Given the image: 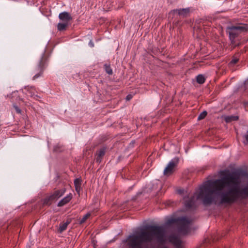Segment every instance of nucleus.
Returning a JSON list of instances; mask_svg holds the SVG:
<instances>
[{
    "label": "nucleus",
    "mask_w": 248,
    "mask_h": 248,
    "mask_svg": "<svg viewBox=\"0 0 248 248\" xmlns=\"http://www.w3.org/2000/svg\"><path fill=\"white\" fill-rule=\"evenodd\" d=\"M221 179L208 181L199 187L197 199L201 200L204 205L217 204L215 194H218L219 204H232L239 199L248 197V177L246 186L241 188L240 174L236 171H222Z\"/></svg>",
    "instance_id": "nucleus-1"
},
{
    "label": "nucleus",
    "mask_w": 248,
    "mask_h": 248,
    "mask_svg": "<svg viewBox=\"0 0 248 248\" xmlns=\"http://www.w3.org/2000/svg\"><path fill=\"white\" fill-rule=\"evenodd\" d=\"M248 31V25L238 23L228 26L226 28V33L229 35L231 43L233 45H236L235 39L242 33Z\"/></svg>",
    "instance_id": "nucleus-2"
},
{
    "label": "nucleus",
    "mask_w": 248,
    "mask_h": 248,
    "mask_svg": "<svg viewBox=\"0 0 248 248\" xmlns=\"http://www.w3.org/2000/svg\"><path fill=\"white\" fill-rule=\"evenodd\" d=\"M192 222L191 219L186 217H183L177 218H170L167 221V223H177L178 226V232L183 234H186L190 232V225Z\"/></svg>",
    "instance_id": "nucleus-3"
},
{
    "label": "nucleus",
    "mask_w": 248,
    "mask_h": 248,
    "mask_svg": "<svg viewBox=\"0 0 248 248\" xmlns=\"http://www.w3.org/2000/svg\"><path fill=\"white\" fill-rule=\"evenodd\" d=\"M47 63L48 57L44 53L43 54L38 63L33 69L34 75L32 78L33 80H35L42 76L44 70L47 65Z\"/></svg>",
    "instance_id": "nucleus-4"
},
{
    "label": "nucleus",
    "mask_w": 248,
    "mask_h": 248,
    "mask_svg": "<svg viewBox=\"0 0 248 248\" xmlns=\"http://www.w3.org/2000/svg\"><path fill=\"white\" fill-rule=\"evenodd\" d=\"M66 189L63 188L61 189L55 190L51 195L46 197L44 201V204L49 205L54 201L57 200L64 195Z\"/></svg>",
    "instance_id": "nucleus-5"
},
{
    "label": "nucleus",
    "mask_w": 248,
    "mask_h": 248,
    "mask_svg": "<svg viewBox=\"0 0 248 248\" xmlns=\"http://www.w3.org/2000/svg\"><path fill=\"white\" fill-rule=\"evenodd\" d=\"M179 161L178 157L174 158L171 160L164 170L163 174L165 175L171 174L175 171V168L177 166Z\"/></svg>",
    "instance_id": "nucleus-6"
},
{
    "label": "nucleus",
    "mask_w": 248,
    "mask_h": 248,
    "mask_svg": "<svg viewBox=\"0 0 248 248\" xmlns=\"http://www.w3.org/2000/svg\"><path fill=\"white\" fill-rule=\"evenodd\" d=\"M184 205L186 209H195L196 207L195 195L190 197H184Z\"/></svg>",
    "instance_id": "nucleus-7"
},
{
    "label": "nucleus",
    "mask_w": 248,
    "mask_h": 248,
    "mask_svg": "<svg viewBox=\"0 0 248 248\" xmlns=\"http://www.w3.org/2000/svg\"><path fill=\"white\" fill-rule=\"evenodd\" d=\"M169 241L173 245L174 248H185L184 244L180 238L175 235H171L169 237Z\"/></svg>",
    "instance_id": "nucleus-8"
},
{
    "label": "nucleus",
    "mask_w": 248,
    "mask_h": 248,
    "mask_svg": "<svg viewBox=\"0 0 248 248\" xmlns=\"http://www.w3.org/2000/svg\"><path fill=\"white\" fill-rule=\"evenodd\" d=\"M59 18L62 22L68 23L72 19L71 16L67 12L61 13L59 15Z\"/></svg>",
    "instance_id": "nucleus-9"
},
{
    "label": "nucleus",
    "mask_w": 248,
    "mask_h": 248,
    "mask_svg": "<svg viewBox=\"0 0 248 248\" xmlns=\"http://www.w3.org/2000/svg\"><path fill=\"white\" fill-rule=\"evenodd\" d=\"M73 195L71 193L68 194L66 196L62 199L58 203V207H62L68 203L72 199Z\"/></svg>",
    "instance_id": "nucleus-10"
},
{
    "label": "nucleus",
    "mask_w": 248,
    "mask_h": 248,
    "mask_svg": "<svg viewBox=\"0 0 248 248\" xmlns=\"http://www.w3.org/2000/svg\"><path fill=\"white\" fill-rule=\"evenodd\" d=\"M190 9L189 8H186L183 9H176L174 12L178 14L179 16H182L183 17L187 16L189 13Z\"/></svg>",
    "instance_id": "nucleus-11"
},
{
    "label": "nucleus",
    "mask_w": 248,
    "mask_h": 248,
    "mask_svg": "<svg viewBox=\"0 0 248 248\" xmlns=\"http://www.w3.org/2000/svg\"><path fill=\"white\" fill-rule=\"evenodd\" d=\"M105 154V149L102 148L99 150L98 153L97 154V156L96 158V161L97 162L100 163L101 161L102 157Z\"/></svg>",
    "instance_id": "nucleus-12"
},
{
    "label": "nucleus",
    "mask_w": 248,
    "mask_h": 248,
    "mask_svg": "<svg viewBox=\"0 0 248 248\" xmlns=\"http://www.w3.org/2000/svg\"><path fill=\"white\" fill-rule=\"evenodd\" d=\"M69 23L67 22L59 23L57 25V29L59 31H64L68 27Z\"/></svg>",
    "instance_id": "nucleus-13"
},
{
    "label": "nucleus",
    "mask_w": 248,
    "mask_h": 248,
    "mask_svg": "<svg viewBox=\"0 0 248 248\" xmlns=\"http://www.w3.org/2000/svg\"><path fill=\"white\" fill-rule=\"evenodd\" d=\"M238 117L237 116H229L225 118V121L227 123H230L232 121H235L238 120Z\"/></svg>",
    "instance_id": "nucleus-14"
},
{
    "label": "nucleus",
    "mask_w": 248,
    "mask_h": 248,
    "mask_svg": "<svg viewBox=\"0 0 248 248\" xmlns=\"http://www.w3.org/2000/svg\"><path fill=\"white\" fill-rule=\"evenodd\" d=\"M35 89L33 87H31L30 90L28 91V94L32 97L37 99L38 97L37 95L35 94Z\"/></svg>",
    "instance_id": "nucleus-15"
},
{
    "label": "nucleus",
    "mask_w": 248,
    "mask_h": 248,
    "mask_svg": "<svg viewBox=\"0 0 248 248\" xmlns=\"http://www.w3.org/2000/svg\"><path fill=\"white\" fill-rule=\"evenodd\" d=\"M196 81L199 84H203L205 81V78L202 75H199L196 77Z\"/></svg>",
    "instance_id": "nucleus-16"
},
{
    "label": "nucleus",
    "mask_w": 248,
    "mask_h": 248,
    "mask_svg": "<svg viewBox=\"0 0 248 248\" xmlns=\"http://www.w3.org/2000/svg\"><path fill=\"white\" fill-rule=\"evenodd\" d=\"M104 69L106 73L108 75H111L112 74L113 72L110 64H105L104 65Z\"/></svg>",
    "instance_id": "nucleus-17"
},
{
    "label": "nucleus",
    "mask_w": 248,
    "mask_h": 248,
    "mask_svg": "<svg viewBox=\"0 0 248 248\" xmlns=\"http://www.w3.org/2000/svg\"><path fill=\"white\" fill-rule=\"evenodd\" d=\"M239 61V59L237 58L236 57H233L232 60L230 61V62L229 63V65L230 66H232L234 64H235Z\"/></svg>",
    "instance_id": "nucleus-18"
},
{
    "label": "nucleus",
    "mask_w": 248,
    "mask_h": 248,
    "mask_svg": "<svg viewBox=\"0 0 248 248\" xmlns=\"http://www.w3.org/2000/svg\"><path fill=\"white\" fill-rule=\"evenodd\" d=\"M82 180L80 178H77L74 180V183L75 187H81Z\"/></svg>",
    "instance_id": "nucleus-19"
},
{
    "label": "nucleus",
    "mask_w": 248,
    "mask_h": 248,
    "mask_svg": "<svg viewBox=\"0 0 248 248\" xmlns=\"http://www.w3.org/2000/svg\"><path fill=\"white\" fill-rule=\"evenodd\" d=\"M90 213H87L86 215H85L83 217L80 219L79 223L81 224L84 223L86 221V220L90 217Z\"/></svg>",
    "instance_id": "nucleus-20"
},
{
    "label": "nucleus",
    "mask_w": 248,
    "mask_h": 248,
    "mask_svg": "<svg viewBox=\"0 0 248 248\" xmlns=\"http://www.w3.org/2000/svg\"><path fill=\"white\" fill-rule=\"evenodd\" d=\"M207 114V112L206 111H203L199 115L198 119L201 120L203 119Z\"/></svg>",
    "instance_id": "nucleus-21"
},
{
    "label": "nucleus",
    "mask_w": 248,
    "mask_h": 248,
    "mask_svg": "<svg viewBox=\"0 0 248 248\" xmlns=\"http://www.w3.org/2000/svg\"><path fill=\"white\" fill-rule=\"evenodd\" d=\"M68 223H64L62 225H61L60 226V232H63V231L65 230L67 228Z\"/></svg>",
    "instance_id": "nucleus-22"
},
{
    "label": "nucleus",
    "mask_w": 248,
    "mask_h": 248,
    "mask_svg": "<svg viewBox=\"0 0 248 248\" xmlns=\"http://www.w3.org/2000/svg\"><path fill=\"white\" fill-rule=\"evenodd\" d=\"M14 108H15L16 112L18 113V114H20L21 113V109L17 106H16V105H14Z\"/></svg>",
    "instance_id": "nucleus-23"
},
{
    "label": "nucleus",
    "mask_w": 248,
    "mask_h": 248,
    "mask_svg": "<svg viewBox=\"0 0 248 248\" xmlns=\"http://www.w3.org/2000/svg\"><path fill=\"white\" fill-rule=\"evenodd\" d=\"M80 189H81V187H75V190H76V192L78 193V194L79 195L80 194Z\"/></svg>",
    "instance_id": "nucleus-24"
},
{
    "label": "nucleus",
    "mask_w": 248,
    "mask_h": 248,
    "mask_svg": "<svg viewBox=\"0 0 248 248\" xmlns=\"http://www.w3.org/2000/svg\"><path fill=\"white\" fill-rule=\"evenodd\" d=\"M132 95L131 94H128L126 96V99L127 100H130L132 98Z\"/></svg>",
    "instance_id": "nucleus-25"
},
{
    "label": "nucleus",
    "mask_w": 248,
    "mask_h": 248,
    "mask_svg": "<svg viewBox=\"0 0 248 248\" xmlns=\"http://www.w3.org/2000/svg\"><path fill=\"white\" fill-rule=\"evenodd\" d=\"M245 138L247 142H248V131H247V134L245 135Z\"/></svg>",
    "instance_id": "nucleus-26"
},
{
    "label": "nucleus",
    "mask_w": 248,
    "mask_h": 248,
    "mask_svg": "<svg viewBox=\"0 0 248 248\" xmlns=\"http://www.w3.org/2000/svg\"><path fill=\"white\" fill-rule=\"evenodd\" d=\"M246 82L248 83V78L247 79V80L246 81Z\"/></svg>",
    "instance_id": "nucleus-27"
}]
</instances>
